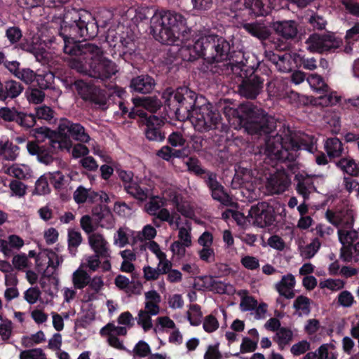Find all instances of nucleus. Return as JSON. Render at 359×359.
<instances>
[{"mask_svg":"<svg viewBox=\"0 0 359 359\" xmlns=\"http://www.w3.org/2000/svg\"><path fill=\"white\" fill-rule=\"evenodd\" d=\"M340 257L346 262H359V242L351 247H342Z\"/></svg>","mask_w":359,"mask_h":359,"instance_id":"58836bf2","label":"nucleus"},{"mask_svg":"<svg viewBox=\"0 0 359 359\" xmlns=\"http://www.w3.org/2000/svg\"><path fill=\"white\" fill-rule=\"evenodd\" d=\"M345 282L341 279L328 278L325 280L320 281L319 286L320 288H327L332 291H338L344 288Z\"/></svg>","mask_w":359,"mask_h":359,"instance_id":"13d9d810","label":"nucleus"},{"mask_svg":"<svg viewBox=\"0 0 359 359\" xmlns=\"http://www.w3.org/2000/svg\"><path fill=\"white\" fill-rule=\"evenodd\" d=\"M304 149L313 152L316 147L313 139L309 135L292 133L287 130L284 135L277 134L266 141L264 154L271 161H293L298 151Z\"/></svg>","mask_w":359,"mask_h":359,"instance_id":"f03ea898","label":"nucleus"},{"mask_svg":"<svg viewBox=\"0 0 359 359\" xmlns=\"http://www.w3.org/2000/svg\"><path fill=\"white\" fill-rule=\"evenodd\" d=\"M173 228L178 230L177 241H181L182 243H184V245L185 246H191V223L188 220H186L182 223H180V221H179L177 222V224H175L173 226Z\"/></svg>","mask_w":359,"mask_h":359,"instance_id":"5701e85b","label":"nucleus"},{"mask_svg":"<svg viewBox=\"0 0 359 359\" xmlns=\"http://www.w3.org/2000/svg\"><path fill=\"white\" fill-rule=\"evenodd\" d=\"M90 102L94 103L97 107L102 109L107 108V97L105 92L98 88H96L93 94L92 97H90Z\"/></svg>","mask_w":359,"mask_h":359,"instance_id":"8fccbe9b","label":"nucleus"},{"mask_svg":"<svg viewBox=\"0 0 359 359\" xmlns=\"http://www.w3.org/2000/svg\"><path fill=\"white\" fill-rule=\"evenodd\" d=\"M133 231L127 226H121L116 231L113 237V243L119 248H123L129 243V238Z\"/></svg>","mask_w":359,"mask_h":359,"instance_id":"7c9ffc66","label":"nucleus"},{"mask_svg":"<svg viewBox=\"0 0 359 359\" xmlns=\"http://www.w3.org/2000/svg\"><path fill=\"white\" fill-rule=\"evenodd\" d=\"M19 147L8 138L0 139V158L15 161L19 155Z\"/></svg>","mask_w":359,"mask_h":359,"instance_id":"aec40b11","label":"nucleus"},{"mask_svg":"<svg viewBox=\"0 0 359 359\" xmlns=\"http://www.w3.org/2000/svg\"><path fill=\"white\" fill-rule=\"evenodd\" d=\"M69 0H25V4L27 7H36L41 4L47 7L53 8L68 2Z\"/></svg>","mask_w":359,"mask_h":359,"instance_id":"864d4df0","label":"nucleus"},{"mask_svg":"<svg viewBox=\"0 0 359 359\" xmlns=\"http://www.w3.org/2000/svg\"><path fill=\"white\" fill-rule=\"evenodd\" d=\"M157 219L163 222H167L171 227H173L181 220L180 216L176 212L170 213L166 208H161L155 215Z\"/></svg>","mask_w":359,"mask_h":359,"instance_id":"37998d69","label":"nucleus"},{"mask_svg":"<svg viewBox=\"0 0 359 359\" xmlns=\"http://www.w3.org/2000/svg\"><path fill=\"white\" fill-rule=\"evenodd\" d=\"M202 323L203 328L207 333H212L217 330L219 327L217 318L212 313L206 316Z\"/></svg>","mask_w":359,"mask_h":359,"instance_id":"6e6d98bb","label":"nucleus"},{"mask_svg":"<svg viewBox=\"0 0 359 359\" xmlns=\"http://www.w3.org/2000/svg\"><path fill=\"white\" fill-rule=\"evenodd\" d=\"M212 40L210 41V50H208V60L212 62H225L224 66L227 67L231 65L230 62H228L230 45L222 37H218L217 36L212 35Z\"/></svg>","mask_w":359,"mask_h":359,"instance_id":"9d476101","label":"nucleus"},{"mask_svg":"<svg viewBox=\"0 0 359 359\" xmlns=\"http://www.w3.org/2000/svg\"><path fill=\"white\" fill-rule=\"evenodd\" d=\"M20 359H46V355L41 348H36L21 351Z\"/></svg>","mask_w":359,"mask_h":359,"instance_id":"bf43d9fd","label":"nucleus"},{"mask_svg":"<svg viewBox=\"0 0 359 359\" xmlns=\"http://www.w3.org/2000/svg\"><path fill=\"white\" fill-rule=\"evenodd\" d=\"M293 333L291 330L280 327L276 333L273 339L276 342L280 349H283L292 340Z\"/></svg>","mask_w":359,"mask_h":359,"instance_id":"4c0bfd02","label":"nucleus"},{"mask_svg":"<svg viewBox=\"0 0 359 359\" xmlns=\"http://www.w3.org/2000/svg\"><path fill=\"white\" fill-rule=\"evenodd\" d=\"M100 257L102 255L95 252L93 255H86L80 266H83L84 269H88L90 271H96L101 264Z\"/></svg>","mask_w":359,"mask_h":359,"instance_id":"a18cd8bd","label":"nucleus"},{"mask_svg":"<svg viewBox=\"0 0 359 359\" xmlns=\"http://www.w3.org/2000/svg\"><path fill=\"white\" fill-rule=\"evenodd\" d=\"M24 88L18 81L8 80L6 81L0 89V100H5L8 97L13 99L18 97L22 92Z\"/></svg>","mask_w":359,"mask_h":359,"instance_id":"4be33fe9","label":"nucleus"},{"mask_svg":"<svg viewBox=\"0 0 359 359\" xmlns=\"http://www.w3.org/2000/svg\"><path fill=\"white\" fill-rule=\"evenodd\" d=\"M163 124V118L157 116H150L146 120L147 128L145 135L147 138L151 141L161 142L164 140L165 136L159 130L160 126Z\"/></svg>","mask_w":359,"mask_h":359,"instance_id":"a211bd4d","label":"nucleus"},{"mask_svg":"<svg viewBox=\"0 0 359 359\" xmlns=\"http://www.w3.org/2000/svg\"><path fill=\"white\" fill-rule=\"evenodd\" d=\"M212 35L201 36L192 42H185L179 49V55L183 60L191 61L200 57H204L208 60L210 41Z\"/></svg>","mask_w":359,"mask_h":359,"instance_id":"0eeeda50","label":"nucleus"},{"mask_svg":"<svg viewBox=\"0 0 359 359\" xmlns=\"http://www.w3.org/2000/svg\"><path fill=\"white\" fill-rule=\"evenodd\" d=\"M81 13L76 9L67 11L64 15L60 35L64 41V52L72 56L69 65L78 72L102 80L116 74L115 63L104 55L102 49L93 43L77 44L80 39L94 37L95 32L89 31V24L82 20Z\"/></svg>","mask_w":359,"mask_h":359,"instance_id":"f257e3e1","label":"nucleus"},{"mask_svg":"<svg viewBox=\"0 0 359 359\" xmlns=\"http://www.w3.org/2000/svg\"><path fill=\"white\" fill-rule=\"evenodd\" d=\"M124 189L128 194L140 201H144L148 196V189L140 187L137 178Z\"/></svg>","mask_w":359,"mask_h":359,"instance_id":"c9c22d12","label":"nucleus"},{"mask_svg":"<svg viewBox=\"0 0 359 359\" xmlns=\"http://www.w3.org/2000/svg\"><path fill=\"white\" fill-rule=\"evenodd\" d=\"M306 49L311 53H322L340 46L341 41L331 34H313L306 40Z\"/></svg>","mask_w":359,"mask_h":359,"instance_id":"6e6552de","label":"nucleus"},{"mask_svg":"<svg viewBox=\"0 0 359 359\" xmlns=\"http://www.w3.org/2000/svg\"><path fill=\"white\" fill-rule=\"evenodd\" d=\"M267 0H245V6L257 16L265 15L269 13Z\"/></svg>","mask_w":359,"mask_h":359,"instance_id":"2f4dec72","label":"nucleus"},{"mask_svg":"<svg viewBox=\"0 0 359 359\" xmlns=\"http://www.w3.org/2000/svg\"><path fill=\"white\" fill-rule=\"evenodd\" d=\"M325 149L330 157H339L343 151L344 148L341 142L336 137L328 138L325 143Z\"/></svg>","mask_w":359,"mask_h":359,"instance_id":"f704fd0d","label":"nucleus"},{"mask_svg":"<svg viewBox=\"0 0 359 359\" xmlns=\"http://www.w3.org/2000/svg\"><path fill=\"white\" fill-rule=\"evenodd\" d=\"M15 122L22 128H31L36 124V116L33 114L19 111Z\"/></svg>","mask_w":359,"mask_h":359,"instance_id":"09e8293b","label":"nucleus"},{"mask_svg":"<svg viewBox=\"0 0 359 359\" xmlns=\"http://www.w3.org/2000/svg\"><path fill=\"white\" fill-rule=\"evenodd\" d=\"M243 28L250 34L260 39H266L270 34L267 27L260 22L246 23L243 25Z\"/></svg>","mask_w":359,"mask_h":359,"instance_id":"c756f323","label":"nucleus"},{"mask_svg":"<svg viewBox=\"0 0 359 359\" xmlns=\"http://www.w3.org/2000/svg\"><path fill=\"white\" fill-rule=\"evenodd\" d=\"M249 215L253 224L260 228L270 226L274 221L273 210L266 203H259L252 206L249 211Z\"/></svg>","mask_w":359,"mask_h":359,"instance_id":"9b49d317","label":"nucleus"},{"mask_svg":"<svg viewBox=\"0 0 359 359\" xmlns=\"http://www.w3.org/2000/svg\"><path fill=\"white\" fill-rule=\"evenodd\" d=\"M209 291L218 294H232L234 291L233 287L229 283H226L214 278V283Z\"/></svg>","mask_w":359,"mask_h":359,"instance_id":"603ef678","label":"nucleus"},{"mask_svg":"<svg viewBox=\"0 0 359 359\" xmlns=\"http://www.w3.org/2000/svg\"><path fill=\"white\" fill-rule=\"evenodd\" d=\"M36 111V118L43 119L46 121H50L53 118L54 111L48 106L42 105L38 107L35 109Z\"/></svg>","mask_w":359,"mask_h":359,"instance_id":"774afa93","label":"nucleus"},{"mask_svg":"<svg viewBox=\"0 0 359 359\" xmlns=\"http://www.w3.org/2000/svg\"><path fill=\"white\" fill-rule=\"evenodd\" d=\"M307 81L311 88L318 93L328 91V86L320 75L312 74L308 76Z\"/></svg>","mask_w":359,"mask_h":359,"instance_id":"79ce46f5","label":"nucleus"},{"mask_svg":"<svg viewBox=\"0 0 359 359\" xmlns=\"http://www.w3.org/2000/svg\"><path fill=\"white\" fill-rule=\"evenodd\" d=\"M320 247L319 240L314 238L309 244L299 248L300 255L304 259H311L316 254Z\"/></svg>","mask_w":359,"mask_h":359,"instance_id":"c03bdc74","label":"nucleus"},{"mask_svg":"<svg viewBox=\"0 0 359 359\" xmlns=\"http://www.w3.org/2000/svg\"><path fill=\"white\" fill-rule=\"evenodd\" d=\"M58 133L60 135V140H50L51 147L53 149L69 150L72 145L70 137L82 143H88L90 141V135L82 125L73 123L67 118L60 121Z\"/></svg>","mask_w":359,"mask_h":359,"instance_id":"39448f33","label":"nucleus"},{"mask_svg":"<svg viewBox=\"0 0 359 359\" xmlns=\"http://www.w3.org/2000/svg\"><path fill=\"white\" fill-rule=\"evenodd\" d=\"M132 101L134 107L129 114L130 118H134L136 115L140 117H146L147 114L139 107H142L150 112L154 113L161 108L162 104L161 102L154 97H134Z\"/></svg>","mask_w":359,"mask_h":359,"instance_id":"f8f14e48","label":"nucleus"},{"mask_svg":"<svg viewBox=\"0 0 359 359\" xmlns=\"http://www.w3.org/2000/svg\"><path fill=\"white\" fill-rule=\"evenodd\" d=\"M34 192L38 195H46L50 192L46 175L41 176L35 183Z\"/></svg>","mask_w":359,"mask_h":359,"instance_id":"e2e57ef3","label":"nucleus"},{"mask_svg":"<svg viewBox=\"0 0 359 359\" xmlns=\"http://www.w3.org/2000/svg\"><path fill=\"white\" fill-rule=\"evenodd\" d=\"M190 121L199 132H206L215 128L219 123L221 116L210 103L193 109Z\"/></svg>","mask_w":359,"mask_h":359,"instance_id":"423d86ee","label":"nucleus"},{"mask_svg":"<svg viewBox=\"0 0 359 359\" xmlns=\"http://www.w3.org/2000/svg\"><path fill=\"white\" fill-rule=\"evenodd\" d=\"M336 165L346 174L353 176H359V164L350 157L340 159L336 163Z\"/></svg>","mask_w":359,"mask_h":359,"instance_id":"c85d7f7f","label":"nucleus"},{"mask_svg":"<svg viewBox=\"0 0 359 359\" xmlns=\"http://www.w3.org/2000/svg\"><path fill=\"white\" fill-rule=\"evenodd\" d=\"M155 86L154 79L148 75H140L132 79L130 88L140 93H149Z\"/></svg>","mask_w":359,"mask_h":359,"instance_id":"6ab92c4d","label":"nucleus"},{"mask_svg":"<svg viewBox=\"0 0 359 359\" xmlns=\"http://www.w3.org/2000/svg\"><path fill=\"white\" fill-rule=\"evenodd\" d=\"M325 217L330 223L340 229L353 226L355 212L348 208L336 212L327 210Z\"/></svg>","mask_w":359,"mask_h":359,"instance_id":"ddd939ff","label":"nucleus"},{"mask_svg":"<svg viewBox=\"0 0 359 359\" xmlns=\"http://www.w3.org/2000/svg\"><path fill=\"white\" fill-rule=\"evenodd\" d=\"M75 86L79 94L85 100H89L90 97H92L93 93L97 88V87L90 86L83 81H76L75 83Z\"/></svg>","mask_w":359,"mask_h":359,"instance_id":"de8ad7c7","label":"nucleus"},{"mask_svg":"<svg viewBox=\"0 0 359 359\" xmlns=\"http://www.w3.org/2000/svg\"><path fill=\"white\" fill-rule=\"evenodd\" d=\"M290 183V180L283 172H276L266 179V191L269 195L282 194L288 188Z\"/></svg>","mask_w":359,"mask_h":359,"instance_id":"4468645a","label":"nucleus"},{"mask_svg":"<svg viewBox=\"0 0 359 359\" xmlns=\"http://www.w3.org/2000/svg\"><path fill=\"white\" fill-rule=\"evenodd\" d=\"M263 88V81L255 74L245 79L239 86V93L248 99L255 98Z\"/></svg>","mask_w":359,"mask_h":359,"instance_id":"2eb2a0df","label":"nucleus"},{"mask_svg":"<svg viewBox=\"0 0 359 359\" xmlns=\"http://www.w3.org/2000/svg\"><path fill=\"white\" fill-rule=\"evenodd\" d=\"M311 300L304 295L298 296L293 302V308L299 316L309 315L311 311Z\"/></svg>","mask_w":359,"mask_h":359,"instance_id":"a19ab883","label":"nucleus"},{"mask_svg":"<svg viewBox=\"0 0 359 359\" xmlns=\"http://www.w3.org/2000/svg\"><path fill=\"white\" fill-rule=\"evenodd\" d=\"M203 313L201 307L196 304H190L187 311V318L192 326H198L203 321Z\"/></svg>","mask_w":359,"mask_h":359,"instance_id":"e433bc0d","label":"nucleus"},{"mask_svg":"<svg viewBox=\"0 0 359 359\" xmlns=\"http://www.w3.org/2000/svg\"><path fill=\"white\" fill-rule=\"evenodd\" d=\"M90 276L85 269L83 268V266H79L72 273V284L76 289L82 290L90 283Z\"/></svg>","mask_w":359,"mask_h":359,"instance_id":"cd10ccee","label":"nucleus"},{"mask_svg":"<svg viewBox=\"0 0 359 359\" xmlns=\"http://www.w3.org/2000/svg\"><path fill=\"white\" fill-rule=\"evenodd\" d=\"M296 280L292 273H287L282 276L281 279L277 282L274 287L278 293L287 299L294 297V287Z\"/></svg>","mask_w":359,"mask_h":359,"instance_id":"f3484780","label":"nucleus"},{"mask_svg":"<svg viewBox=\"0 0 359 359\" xmlns=\"http://www.w3.org/2000/svg\"><path fill=\"white\" fill-rule=\"evenodd\" d=\"M41 296V291L37 286L29 287L23 293L24 299L31 305L36 304Z\"/></svg>","mask_w":359,"mask_h":359,"instance_id":"4d7b16f0","label":"nucleus"},{"mask_svg":"<svg viewBox=\"0 0 359 359\" xmlns=\"http://www.w3.org/2000/svg\"><path fill=\"white\" fill-rule=\"evenodd\" d=\"M150 29L156 40L168 45L184 43L190 32L185 18L171 11L155 12L150 20Z\"/></svg>","mask_w":359,"mask_h":359,"instance_id":"7ed1b4c3","label":"nucleus"},{"mask_svg":"<svg viewBox=\"0 0 359 359\" xmlns=\"http://www.w3.org/2000/svg\"><path fill=\"white\" fill-rule=\"evenodd\" d=\"M210 191L213 199L218 201L222 204L225 205H229L231 203V198L224 191L222 185L220 184L219 186H218V187H215V189H210Z\"/></svg>","mask_w":359,"mask_h":359,"instance_id":"3c124183","label":"nucleus"},{"mask_svg":"<svg viewBox=\"0 0 359 359\" xmlns=\"http://www.w3.org/2000/svg\"><path fill=\"white\" fill-rule=\"evenodd\" d=\"M151 316H153L152 314L141 309L139 311L135 318L137 325H140L144 332H147L153 327Z\"/></svg>","mask_w":359,"mask_h":359,"instance_id":"49530a36","label":"nucleus"},{"mask_svg":"<svg viewBox=\"0 0 359 359\" xmlns=\"http://www.w3.org/2000/svg\"><path fill=\"white\" fill-rule=\"evenodd\" d=\"M238 294L241 297L239 306L242 311H253L257 306V301L253 297L248 295L247 290H240Z\"/></svg>","mask_w":359,"mask_h":359,"instance_id":"ea45409f","label":"nucleus"},{"mask_svg":"<svg viewBox=\"0 0 359 359\" xmlns=\"http://www.w3.org/2000/svg\"><path fill=\"white\" fill-rule=\"evenodd\" d=\"M277 34L286 39L294 38L298 32L297 26L294 20H285L274 23Z\"/></svg>","mask_w":359,"mask_h":359,"instance_id":"412c9836","label":"nucleus"},{"mask_svg":"<svg viewBox=\"0 0 359 359\" xmlns=\"http://www.w3.org/2000/svg\"><path fill=\"white\" fill-rule=\"evenodd\" d=\"M338 304L345 308L351 307L355 302L354 297L348 290L341 291L337 296Z\"/></svg>","mask_w":359,"mask_h":359,"instance_id":"0e129e2a","label":"nucleus"},{"mask_svg":"<svg viewBox=\"0 0 359 359\" xmlns=\"http://www.w3.org/2000/svg\"><path fill=\"white\" fill-rule=\"evenodd\" d=\"M170 201L174 205L177 211L186 217H192L194 215V211L191 204L183 201L180 196L177 194L170 196Z\"/></svg>","mask_w":359,"mask_h":359,"instance_id":"a878e982","label":"nucleus"},{"mask_svg":"<svg viewBox=\"0 0 359 359\" xmlns=\"http://www.w3.org/2000/svg\"><path fill=\"white\" fill-rule=\"evenodd\" d=\"M74 199L76 203H83L86 202H95L101 196L98 193L91 189H86L83 186H79L74 192Z\"/></svg>","mask_w":359,"mask_h":359,"instance_id":"b1692460","label":"nucleus"},{"mask_svg":"<svg viewBox=\"0 0 359 359\" xmlns=\"http://www.w3.org/2000/svg\"><path fill=\"white\" fill-rule=\"evenodd\" d=\"M272 60L276 68L280 72H290L292 69V59L289 53H285L283 55H273Z\"/></svg>","mask_w":359,"mask_h":359,"instance_id":"473e14b6","label":"nucleus"},{"mask_svg":"<svg viewBox=\"0 0 359 359\" xmlns=\"http://www.w3.org/2000/svg\"><path fill=\"white\" fill-rule=\"evenodd\" d=\"M295 180H297L296 190L306 201L309 199L311 194L316 191V185L323 183L324 175L321 174L309 175L305 172H302L295 175Z\"/></svg>","mask_w":359,"mask_h":359,"instance_id":"1a4fd4ad","label":"nucleus"},{"mask_svg":"<svg viewBox=\"0 0 359 359\" xmlns=\"http://www.w3.org/2000/svg\"><path fill=\"white\" fill-rule=\"evenodd\" d=\"M163 205L164 201L162 198L154 197L145 204L144 209L148 214L155 216Z\"/></svg>","mask_w":359,"mask_h":359,"instance_id":"5fc2aeb1","label":"nucleus"},{"mask_svg":"<svg viewBox=\"0 0 359 359\" xmlns=\"http://www.w3.org/2000/svg\"><path fill=\"white\" fill-rule=\"evenodd\" d=\"M92 213L101 227L110 229L114 226L113 216L108 210L97 206L93 209Z\"/></svg>","mask_w":359,"mask_h":359,"instance_id":"bb28decb","label":"nucleus"},{"mask_svg":"<svg viewBox=\"0 0 359 359\" xmlns=\"http://www.w3.org/2000/svg\"><path fill=\"white\" fill-rule=\"evenodd\" d=\"M236 113L240 124L248 134H266L274 128L273 121L264 111L250 103L241 104Z\"/></svg>","mask_w":359,"mask_h":359,"instance_id":"20e7f679","label":"nucleus"},{"mask_svg":"<svg viewBox=\"0 0 359 359\" xmlns=\"http://www.w3.org/2000/svg\"><path fill=\"white\" fill-rule=\"evenodd\" d=\"M13 332V323L7 318H2L0 321V337L2 340H8Z\"/></svg>","mask_w":359,"mask_h":359,"instance_id":"052dcab7","label":"nucleus"},{"mask_svg":"<svg viewBox=\"0 0 359 359\" xmlns=\"http://www.w3.org/2000/svg\"><path fill=\"white\" fill-rule=\"evenodd\" d=\"M88 243L90 249L95 253L102 255V258L110 257V246L104 234L100 232L91 233L88 236Z\"/></svg>","mask_w":359,"mask_h":359,"instance_id":"dca6fc26","label":"nucleus"},{"mask_svg":"<svg viewBox=\"0 0 359 359\" xmlns=\"http://www.w3.org/2000/svg\"><path fill=\"white\" fill-rule=\"evenodd\" d=\"M156 236V230L150 224L144 226L141 231L137 232L136 238L140 241H151Z\"/></svg>","mask_w":359,"mask_h":359,"instance_id":"338daca9","label":"nucleus"},{"mask_svg":"<svg viewBox=\"0 0 359 359\" xmlns=\"http://www.w3.org/2000/svg\"><path fill=\"white\" fill-rule=\"evenodd\" d=\"M353 226L337 230L339 242L343 247H351V245L359 238V232L353 228Z\"/></svg>","mask_w":359,"mask_h":359,"instance_id":"393cba45","label":"nucleus"},{"mask_svg":"<svg viewBox=\"0 0 359 359\" xmlns=\"http://www.w3.org/2000/svg\"><path fill=\"white\" fill-rule=\"evenodd\" d=\"M6 172L20 180L29 178L32 175L31 168L25 164L13 165L7 168Z\"/></svg>","mask_w":359,"mask_h":359,"instance_id":"72a5a7b5","label":"nucleus"},{"mask_svg":"<svg viewBox=\"0 0 359 359\" xmlns=\"http://www.w3.org/2000/svg\"><path fill=\"white\" fill-rule=\"evenodd\" d=\"M12 196L22 197L26 194L27 187L20 181L13 180L9 184Z\"/></svg>","mask_w":359,"mask_h":359,"instance_id":"680f3d73","label":"nucleus"},{"mask_svg":"<svg viewBox=\"0 0 359 359\" xmlns=\"http://www.w3.org/2000/svg\"><path fill=\"white\" fill-rule=\"evenodd\" d=\"M45 93L40 89L31 88L27 93V100L29 103L38 104L43 102Z\"/></svg>","mask_w":359,"mask_h":359,"instance_id":"69168bd1","label":"nucleus"}]
</instances>
